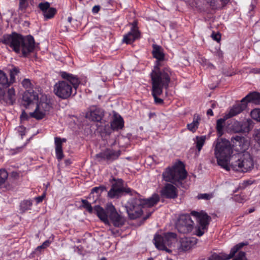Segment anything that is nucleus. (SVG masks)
<instances>
[{
    "label": "nucleus",
    "mask_w": 260,
    "mask_h": 260,
    "mask_svg": "<svg viewBox=\"0 0 260 260\" xmlns=\"http://www.w3.org/2000/svg\"><path fill=\"white\" fill-rule=\"evenodd\" d=\"M125 194L133 197L129 199L126 206V211L131 219L140 217L143 213L142 208L152 207L159 200V196L157 194H154L149 199H143L135 190L129 187L118 186L116 184H113L108 192V197L110 199H118Z\"/></svg>",
    "instance_id": "1"
},
{
    "label": "nucleus",
    "mask_w": 260,
    "mask_h": 260,
    "mask_svg": "<svg viewBox=\"0 0 260 260\" xmlns=\"http://www.w3.org/2000/svg\"><path fill=\"white\" fill-rule=\"evenodd\" d=\"M2 42L9 45L16 53H19L21 50L24 57L32 52L35 48V40L32 36L28 35L23 37L15 32L4 35Z\"/></svg>",
    "instance_id": "2"
},
{
    "label": "nucleus",
    "mask_w": 260,
    "mask_h": 260,
    "mask_svg": "<svg viewBox=\"0 0 260 260\" xmlns=\"http://www.w3.org/2000/svg\"><path fill=\"white\" fill-rule=\"evenodd\" d=\"M60 76L66 80L59 81L55 84L53 90L54 94L62 99H67L72 95H75L80 83L79 78L65 72H61Z\"/></svg>",
    "instance_id": "3"
},
{
    "label": "nucleus",
    "mask_w": 260,
    "mask_h": 260,
    "mask_svg": "<svg viewBox=\"0 0 260 260\" xmlns=\"http://www.w3.org/2000/svg\"><path fill=\"white\" fill-rule=\"evenodd\" d=\"M94 210L98 217L106 224H109L110 221L115 227H121L125 221L123 216L119 214L111 203L107 204L105 209L100 206H95Z\"/></svg>",
    "instance_id": "4"
},
{
    "label": "nucleus",
    "mask_w": 260,
    "mask_h": 260,
    "mask_svg": "<svg viewBox=\"0 0 260 260\" xmlns=\"http://www.w3.org/2000/svg\"><path fill=\"white\" fill-rule=\"evenodd\" d=\"M162 175L165 181L171 182L178 187H182L184 189L188 188L185 181L187 176V172L181 161L172 167L167 168Z\"/></svg>",
    "instance_id": "5"
},
{
    "label": "nucleus",
    "mask_w": 260,
    "mask_h": 260,
    "mask_svg": "<svg viewBox=\"0 0 260 260\" xmlns=\"http://www.w3.org/2000/svg\"><path fill=\"white\" fill-rule=\"evenodd\" d=\"M172 72L169 67H161L160 63L156 64L151 73L152 88L160 92V89L168 88Z\"/></svg>",
    "instance_id": "6"
},
{
    "label": "nucleus",
    "mask_w": 260,
    "mask_h": 260,
    "mask_svg": "<svg viewBox=\"0 0 260 260\" xmlns=\"http://www.w3.org/2000/svg\"><path fill=\"white\" fill-rule=\"evenodd\" d=\"M233 149L230 142L226 139H218L216 142L214 155L217 164L225 170H230L229 165L232 156Z\"/></svg>",
    "instance_id": "7"
},
{
    "label": "nucleus",
    "mask_w": 260,
    "mask_h": 260,
    "mask_svg": "<svg viewBox=\"0 0 260 260\" xmlns=\"http://www.w3.org/2000/svg\"><path fill=\"white\" fill-rule=\"evenodd\" d=\"M229 166L235 171L246 173L253 168L254 162L250 153L244 152L232 155Z\"/></svg>",
    "instance_id": "8"
},
{
    "label": "nucleus",
    "mask_w": 260,
    "mask_h": 260,
    "mask_svg": "<svg viewBox=\"0 0 260 260\" xmlns=\"http://www.w3.org/2000/svg\"><path fill=\"white\" fill-rule=\"evenodd\" d=\"M176 234L168 232L164 233L162 235L155 234L153 240L154 245L158 249L171 253L172 250L167 247H171V245L176 241Z\"/></svg>",
    "instance_id": "9"
},
{
    "label": "nucleus",
    "mask_w": 260,
    "mask_h": 260,
    "mask_svg": "<svg viewBox=\"0 0 260 260\" xmlns=\"http://www.w3.org/2000/svg\"><path fill=\"white\" fill-rule=\"evenodd\" d=\"M52 108L50 100L46 96H43L37 105L34 112L30 113V116L37 120L43 119Z\"/></svg>",
    "instance_id": "10"
},
{
    "label": "nucleus",
    "mask_w": 260,
    "mask_h": 260,
    "mask_svg": "<svg viewBox=\"0 0 260 260\" xmlns=\"http://www.w3.org/2000/svg\"><path fill=\"white\" fill-rule=\"evenodd\" d=\"M194 222L188 214H182L179 216L176 222L175 227L182 234H188L193 229Z\"/></svg>",
    "instance_id": "11"
},
{
    "label": "nucleus",
    "mask_w": 260,
    "mask_h": 260,
    "mask_svg": "<svg viewBox=\"0 0 260 260\" xmlns=\"http://www.w3.org/2000/svg\"><path fill=\"white\" fill-rule=\"evenodd\" d=\"M191 214L196 217L198 223L196 234L198 236L201 237L204 234L205 231L207 230L211 218L203 211L198 212L193 211L191 212Z\"/></svg>",
    "instance_id": "12"
},
{
    "label": "nucleus",
    "mask_w": 260,
    "mask_h": 260,
    "mask_svg": "<svg viewBox=\"0 0 260 260\" xmlns=\"http://www.w3.org/2000/svg\"><path fill=\"white\" fill-rule=\"evenodd\" d=\"M231 142L234 149L238 153H243L249 146L248 141L242 136L233 137Z\"/></svg>",
    "instance_id": "13"
},
{
    "label": "nucleus",
    "mask_w": 260,
    "mask_h": 260,
    "mask_svg": "<svg viewBox=\"0 0 260 260\" xmlns=\"http://www.w3.org/2000/svg\"><path fill=\"white\" fill-rule=\"evenodd\" d=\"M121 151L120 150L115 151L111 149H107L104 151L98 153L95 157L99 161L103 160H106L107 161L111 162L117 159L120 156Z\"/></svg>",
    "instance_id": "14"
},
{
    "label": "nucleus",
    "mask_w": 260,
    "mask_h": 260,
    "mask_svg": "<svg viewBox=\"0 0 260 260\" xmlns=\"http://www.w3.org/2000/svg\"><path fill=\"white\" fill-rule=\"evenodd\" d=\"M246 245L244 243H241L237 244L231 250L229 254L221 253L217 254L214 253L210 257H209L208 260H228L234 257L235 253L241 249L244 245Z\"/></svg>",
    "instance_id": "15"
},
{
    "label": "nucleus",
    "mask_w": 260,
    "mask_h": 260,
    "mask_svg": "<svg viewBox=\"0 0 260 260\" xmlns=\"http://www.w3.org/2000/svg\"><path fill=\"white\" fill-rule=\"evenodd\" d=\"M2 101H4L7 104H14L16 101V94L13 87L9 89L7 91L0 88V103Z\"/></svg>",
    "instance_id": "16"
},
{
    "label": "nucleus",
    "mask_w": 260,
    "mask_h": 260,
    "mask_svg": "<svg viewBox=\"0 0 260 260\" xmlns=\"http://www.w3.org/2000/svg\"><path fill=\"white\" fill-rule=\"evenodd\" d=\"M230 129L235 133L248 132L250 130L248 122L232 120L229 125Z\"/></svg>",
    "instance_id": "17"
},
{
    "label": "nucleus",
    "mask_w": 260,
    "mask_h": 260,
    "mask_svg": "<svg viewBox=\"0 0 260 260\" xmlns=\"http://www.w3.org/2000/svg\"><path fill=\"white\" fill-rule=\"evenodd\" d=\"M160 193L162 197L169 199H174L178 197V190L174 185L167 183L161 189Z\"/></svg>",
    "instance_id": "18"
},
{
    "label": "nucleus",
    "mask_w": 260,
    "mask_h": 260,
    "mask_svg": "<svg viewBox=\"0 0 260 260\" xmlns=\"http://www.w3.org/2000/svg\"><path fill=\"white\" fill-rule=\"evenodd\" d=\"M39 8L42 11L45 20L53 18L56 13V9L50 7L48 2L40 3Z\"/></svg>",
    "instance_id": "19"
},
{
    "label": "nucleus",
    "mask_w": 260,
    "mask_h": 260,
    "mask_svg": "<svg viewBox=\"0 0 260 260\" xmlns=\"http://www.w3.org/2000/svg\"><path fill=\"white\" fill-rule=\"evenodd\" d=\"M104 115V111L95 106L91 107L87 113L86 117L92 121L100 122Z\"/></svg>",
    "instance_id": "20"
},
{
    "label": "nucleus",
    "mask_w": 260,
    "mask_h": 260,
    "mask_svg": "<svg viewBox=\"0 0 260 260\" xmlns=\"http://www.w3.org/2000/svg\"><path fill=\"white\" fill-rule=\"evenodd\" d=\"M38 100V95L37 93L33 90H28L23 95L22 104L27 108L29 105H34L35 101Z\"/></svg>",
    "instance_id": "21"
},
{
    "label": "nucleus",
    "mask_w": 260,
    "mask_h": 260,
    "mask_svg": "<svg viewBox=\"0 0 260 260\" xmlns=\"http://www.w3.org/2000/svg\"><path fill=\"white\" fill-rule=\"evenodd\" d=\"M195 244V241L190 238H183L180 240L178 250L180 251H187L190 249Z\"/></svg>",
    "instance_id": "22"
},
{
    "label": "nucleus",
    "mask_w": 260,
    "mask_h": 260,
    "mask_svg": "<svg viewBox=\"0 0 260 260\" xmlns=\"http://www.w3.org/2000/svg\"><path fill=\"white\" fill-rule=\"evenodd\" d=\"M247 107V105L245 102H242L234 106L231 108L228 113L226 114L225 115L226 118H230L233 116L237 115V114L243 111Z\"/></svg>",
    "instance_id": "23"
},
{
    "label": "nucleus",
    "mask_w": 260,
    "mask_h": 260,
    "mask_svg": "<svg viewBox=\"0 0 260 260\" xmlns=\"http://www.w3.org/2000/svg\"><path fill=\"white\" fill-rule=\"evenodd\" d=\"M242 102L251 103L255 105H260V93L254 91L248 93L242 100Z\"/></svg>",
    "instance_id": "24"
},
{
    "label": "nucleus",
    "mask_w": 260,
    "mask_h": 260,
    "mask_svg": "<svg viewBox=\"0 0 260 260\" xmlns=\"http://www.w3.org/2000/svg\"><path fill=\"white\" fill-rule=\"evenodd\" d=\"M124 126V120L120 115H114L113 119L111 123V128L114 131L122 129Z\"/></svg>",
    "instance_id": "25"
},
{
    "label": "nucleus",
    "mask_w": 260,
    "mask_h": 260,
    "mask_svg": "<svg viewBox=\"0 0 260 260\" xmlns=\"http://www.w3.org/2000/svg\"><path fill=\"white\" fill-rule=\"evenodd\" d=\"M152 48V54L153 57L157 59L156 63L157 64L158 63H160V61L164 59L165 54L162 51V49L159 45L153 44Z\"/></svg>",
    "instance_id": "26"
},
{
    "label": "nucleus",
    "mask_w": 260,
    "mask_h": 260,
    "mask_svg": "<svg viewBox=\"0 0 260 260\" xmlns=\"http://www.w3.org/2000/svg\"><path fill=\"white\" fill-rule=\"evenodd\" d=\"M140 38V32H135L133 30H130L127 34L124 36L123 42L126 44H131L136 40Z\"/></svg>",
    "instance_id": "27"
},
{
    "label": "nucleus",
    "mask_w": 260,
    "mask_h": 260,
    "mask_svg": "<svg viewBox=\"0 0 260 260\" xmlns=\"http://www.w3.org/2000/svg\"><path fill=\"white\" fill-rule=\"evenodd\" d=\"M230 0H206L212 9H220L225 7Z\"/></svg>",
    "instance_id": "28"
},
{
    "label": "nucleus",
    "mask_w": 260,
    "mask_h": 260,
    "mask_svg": "<svg viewBox=\"0 0 260 260\" xmlns=\"http://www.w3.org/2000/svg\"><path fill=\"white\" fill-rule=\"evenodd\" d=\"M54 140L56 155L57 159L59 161L61 160L64 156L62 146H61V138L59 137H55Z\"/></svg>",
    "instance_id": "29"
},
{
    "label": "nucleus",
    "mask_w": 260,
    "mask_h": 260,
    "mask_svg": "<svg viewBox=\"0 0 260 260\" xmlns=\"http://www.w3.org/2000/svg\"><path fill=\"white\" fill-rule=\"evenodd\" d=\"M200 120L201 117L199 115L194 114L192 122L187 124L188 129L192 133H194L199 127Z\"/></svg>",
    "instance_id": "30"
},
{
    "label": "nucleus",
    "mask_w": 260,
    "mask_h": 260,
    "mask_svg": "<svg viewBox=\"0 0 260 260\" xmlns=\"http://www.w3.org/2000/svg\"><path fill=\"white\" fill-rule=\"evenodd\" d=\"M229 119L225 115L223 118L218 119L216 121V129L218 137H221L223 134L225 120Z\"/></svg>",
    "instance_id": "31"
},
{
    "label": "nucleus",
    "mask_w": 260,
    "mask_h": 260,
    "mask_svg": "<svg viewBox=\"0 0 260 260\" xmlns=\"http://www.w3.org/2000/svg\"><path fill=\"white\" fill-rule=\"evenodd\" d=\"M206 139V136H196L194 142L196 144V148L199 152L201 150Z\"/></svg>",
    "instance_id": "32"
},
{
    "label": "nucleus",
    "mask_w": 260,
    "mask_h": 260,
    "mask_svg": "<svg viewBox=\"0 0 260 260\" xmlns=\"http://www.w3.org/2000/svg\"><path fill=\"white\" fill-rule=\"evenodd\" d=\"M0 85L4 88H7L10 86L7 75L2 71H0Z\"/></svg>",
    "instance_id": "33"
},
{
    "label": "nucleus",
    "mask_w": 260,
    "mask_h": 260,
    "mask_svg": "<svg viewBox=\"0 0 260 260\" xmlns=\"http://www.w3.org/2000/svg\"><path fill=\"white\" fill-rule=\"evenodd\" d=\"M32 204V202L30 200H24L20 203V210L22 212H24L30 209Z\"/></svg>",
    "instance_id": "34"
},
{
    "label": "nucleus",
    "mask_w": 260,
    "mask_h": 260,
    "mask_svg": "<svg viewBox=\"0 0 260 260\" xmlns=\"http://www.w3.org/2000/svg\"><path fill=\"white\" fill-rule=\"evenodd\" d=\"M162 92V89H160V92L156 91V89L152 88V94L154 99V102L156 104H162L163 100L157 97L158 95H160Z\"/></svg>",
    "instance_id": "35"
},
{
    "label": "nucleus",
    "mask_w": 260,
    "mask_h": 260,
    "mask_svg": "<svg viewBox=\"0 0 260 260\" xmlns=\"http://www.w3.org/2000/svg\"><path fill=\"white\" fill-rule=\"evenodd\" d=\"M19 73V70L18 68L14 67L12 70H10V85L12 83H13L15 81V76L18 74Z\"/></svg>",
    "instance_id": "36"
},
{
    "label": "nucleus",
    "mask_w": 260,
    "mask_h": 260,
    "mask_svg": "<svg viewBox=\"0 0 260 260\" xmlns=\"http://www.w3.org/2000/svg\"><path fill=\"white\" fill-rule=\"evenodd\" d=\"M8 174L4 169L0 170V186L5 183L8 178Z\"/></svg>",
    "instance_id": "37"
},
{
    "label": "nucleus",
    "mask_w": 260,
    "mask_h": 260,
    "mask_svg": "<svg viewBox=\"0 0 260 260\" xmlns=\"http://www.w3.org/2000/svg\"><path fill=\"white\" fill-rule=\"evenodd\" d=\"M81 202L82 203V207L86 209V210L90 213H92L93 212V208L92 207L91 204L86 200L84 199L81 200Z\"/></svg>",
    "instance_id": "38"
},
{
    "label": "nucleus",
    "mask_w": 260,
    "mask_h": 260,
    "mask_svg": "<svg viewBox=\"0 0 260 260\" xmlns=\"http://www.w3.org/2000/svg\"><path fill=\"white\" fill-rule=\"evenodd\" d=\"M251 117L257 121L260 122V109H255L251 112Z\"/></svg>",
    "instance_id": "39"
},
{
    "label": "nucleus",
    "mask_w": 260,
    "mask_h": 260,
    "mask_svg": "<svg viewBox=\"0 0 260 260\" xmlns=\"http://www.w3.org/2000/svg\"><path fill=\"white\" fill-rule=\"evenodd\" d=\"M28 7V0H19V9L22 11Z\"/></svg>",
    "instance_id": "40"
},
{
    "label": "nucleus",
    "mask_w": 260,
    "mask_h": 260,
    "mask_svg": "<svg viewBox=\"0 0 260 260\" xmlns=\"http://www.w3.org/2000/svg\"><path fill=\"white\" fill-rule=\"evenodd\" d=\"M22 85L26 89H30L32 87L31 81L28 79H24L22 82Z\"/></svg>",
    "instance_id": "41"
},
{
    "label": "nucleus",
    "mask_w": 260,
    "mask_h": 260,
    "mask_svg": "<svg viewBox=\"0 0 260 260\" xmlns=\"http://www.w3.org/2000/svg\"><path fill=\"white\" fill-rule=\"evenodd\" d=\"M50 243V242L49 240H46L45 242L43 243V244L39 246L36 248V251H41L42 249H45L46 247H48L49 246Z\"/></svg>",
    "instance_id": "42"
},
{
    "label": "nucleus",
    "mask_w": 260,
    "mask_h": 260,
    "mask_svg": "<svg viewBox=\"0 0 260 260\" xmlns=\"http://www.w3.org/2000/svg\"><path fill=\"white\" fill-rule=\"evenodd\" d=\"M212 198V194H209V193H201V194H199L198 196V199H204V200H210Z\"/></svg>",
    "instance_id": "43"
},
{
    "label": "nucleus",
    "mask_w": 260,
    "mask_h": 260,
    "mask_svg": "<svg viewBox=\"0 0 260 260\" xmlns=\"http://www.w3.org/2000/svg\"><path fill=\"white\" fill-rule=\"evenodd\" d=\"M233 260H246L245 253L243 251H239L238 255Z\"/></svg>",
    "instance_id": "44"
},
{
    "label": "nucleus",
    "mask_w": 260,
    "mask_h": 260,
    "mask_svg": "<svg viewBox=\"0 0 260 260\" xmlns=\"http://www.w3.org/2000/svg\"><path fill=\"white\" fill-rule=\"evenodd\" d=\"M17 131L22 138V137L25 134V128L23 126H19L17 128Z\"/></svg>",
    "instance_id": "45"
},
{
    "label": "nucleus",
    "mask_w": 260,
    "mask_h": 260,
    "mask_svg": "<svg viewBox=\"0 0 260 260\" xmlns=\"http://www.w3.org/2000/svg\"><path fill=\"white\" fill-rule=\"evenodd\" d=\"M234 199L236 202L239 203H242L246 201V197H245L244 195L242 197H241V195H236L234 197Z\"/></svg>",
    "instance_id": "46"
},
{
    "label": "nucleus",
    "mask_w": 260,
    "mask_h": 260,
    "mask_svg": "<svg viewBox=\"0 0 260 260\" xmlns=\"http://www.w3.org/2000/svg\"><path fill=\"white\" fill-rule=\"evenodd\" d=\"M129 24L132 25L131 30H133L135 32L140 31L137 26L138 22L137 21H134L133 22L129 23Z\"/></svg>",
    "instance_id": "47"
},
{
    "label": "nucleus",
    "mask_w": 260,
    "mask_h": 260,
    "mask_svg": "<svg viewBox=\"0 0 260 260\" xmlns=\"http://www.w3.org/2000/svg\"><path fill=\"white\" fill-rule=\"evenodd\" d=\"M254 139L260 146V129H257L255 132Z\"/></svg>",
    "instance_id": "48"
},
{
    "label": "nucleus",
    "mask_w": 260,
    "mask_h": 260,
    "mask_svg": "<svg viewBox=\"0 0 260 260\" xmlns=\"http://www.w3.org/2000/svg\"><path fill=\"white\" fill-rule=\"evenodd\" d=\"M211 37L214 40L217 41V42H219L221 39V35L218 32H213L212 34L211 35Z\"/></svg>",
    "instance_id": "49"
},
{
    "label": "nucleus",
    "mask_w": 260,
    "mask_h": 260,
    "mask_svg": "<svg viewBox=\"0 0 260 260\" xmlns=\"http://www.w3.org/2000/svg\"><path fill=\"white\" fill-rule=\"evenodd\" d=\"M94 193H96L98 194V196L100 195L101 193L100 192V191H99V190L98 189V188L97 187H93L92 189H91V192L89 196V197H88V199H90L91 198V196L92 194H93Z\"/></svg>",
    "instance_id": "50"
},
{
    "label": "nucleus",
    "mask_w": 260,
    "mask_h": 260,
    "mask_svg": "<svg viewBox=\"0 0 260 260\" xmlns=\"http://www.w3.org/2000/svg\"><path fill=\"white\" fill-rule=\"evenodd\" d=\"M253 182L251 180H247L244 181L242 183L241 185H240V187L242 188H245L247 186L252 184Z\"/></svg>",
    "instance_id": "51"
},
{
    "label": "nucleus",
    "mask_w": 260,
    "mask_h": 260,
    "mask_svg": "<svg viewBox=\"0 0 260 260\" xmlns=\"http://www.w3.org/2000/svg\"><path fill=\"white\" fill-rule=\"evenodd\" d=\"M45 196V193H44L43 194H42L41 196H39L38 197H36L35 198V200H36L37 203H39L42 202L43 201Z\"/></svg>",
    "instance_id": "52"
},
{
    "label": "nucleus",
    "mask_w": 260,
    "mask_h": 260,
    "mask_svg": "<svg viewBox=\"0 0 260 260\" xmlns=\"http://www.w3.org/2000/svg\"><path fill=\"white\" fill-rule=\"evenodd\" d=\"M100 10V7L99 6H94L92 8V12L94 13H97Z\"/></svg>",
    "instance_id": "53"
},
{
    "label": "nucleus",
    "mask_w": 260,
    "mask_h": 260,
    "mask_svg": "<svg viewBox=\"0 0 260 260\" xmlns=\"http://www.w3.org/2000/svg\"><path fill=\"white\" fill-rule=\"evenodd\" d=\"M97 187L98 188V189L99 190L101 193H102L105 190H106V187L104 185H100L99 186H97Z\"/></svg>",
    "instance_id": "54"
},
{
    "label": "nucleus",
    "mask_w": 260,
    "mask_h": 260,
    "mask_svg": "<svg viewBox=\"0 0 260 260\" xmlns=\"http://www.w3.org/2000/svg\"><path fill=\"white\" fill-rule=\"evenodd\" d=\"M250 72L254 74H260V69L254 68V69H252Z\"/></svg>",
    "instance_id": "55"
},
{
    "label": "nucleus",
    "mask_w": 260,
    "mask_h": 260,
    "mask_svg": "<svg viewBox=\"0 0 260 260\" xmlns=\"http://www.w3.org/2000/svg\"><path fill=\"white\" fill-rule=\"evenodd\" d=\"M207 114L208 115L213 116V112L212 109H209L207 110Z\"/></svg>",
    "instance_id": "56"
},
{
    "label": "nucleus",
    "mask_w": 260,
    "mask_h": 260,
    "mask_svg": "<svg viewBox=\"0 0 260 260\" xmlns=\"http://www.w3.org/2000/svg\"><path fill=\"white\" fill-rule=\"evenodd\" d=\"M21 118L23 119H27V115L26 113H25L24 112H23L21 115Z\"/></svg>",
    "instance_id": "57"
},
{
    "label": "nucleus",
    "mask_w": 260,
    "mask_h": 260,
    "mask_svg": "<svg viewBox=\"0 0 260 260\" xmlns=\"http://www.w3.org/2000/svg\"><path fill=\"white\" fill-rule=\"evenodd\" d=\"M211 108H212L213 109V108H214L215 107H216L217 103H216V102H215V101H211Z\"/></svg>",
    "instance_id": "58"
},
{
    "label": "nucleus",
    "mask_w": 260,
    "mask_h": 260,
    "mask_svg": "<svg viewBox=\"0 0 260 260\" xmlns=\"http://www.w3.org/2000/svg\"><path fill=\"white\" fill-rule=\"evenodd\" d=\"M217 55L220 57V58H222L223 57V53L221 51H218L217 52Z\"/></svg>",
    "instance_id": "59"
},
{
    "label": "nucleus",
    "mask_w": 260,
    "mask_h": 260,
    "mask_svg": "<svg viewBox=\"0 0 260 260\" xmlns=\"http://www.w3.org/2000/svg\"><path fill=\"white\" fill-rule=\"evenodd\" d=\"M151 214V212H150L148 215H147L146 216H145L144 217V220H146L147 218H148L150 216Z\"/></svg>",
    "instance_id": "60"
},
{
    "label": "nucleus",
    "mask_w": 260,
    "mask_h": 260,
    "mask_svg": "<svg viewBox=\"0 0 260 260\" xmlns=\"http://www.w3.org/2000/svg\"><path fill=\"white\" fill-rule=\"evenodd\" d=\"M65 163L67 165H70L71 164V161L69 159H67L65 160Z\"/></svg>",
    "instance_id": "61"
},
{
    "label": "nucleus",
    "mask_w": 260,
    "mask_h": 260,
    "mask_svg": "<svg viewBox=\"0 0 260 260\" xmlns=\"http://www.w3.org/2000/svg\"><path fill=\"white\" fill-rule=\"evenodd\" d=\"M72 17L71 16L69 17L68 18V21L70 23H71V22H72Z\"/></svg>",
    "instance_id": "62"
},
{
    "label": "nucleus",
    "mask_w": 260,
    "mask_h": 260,
    "mask_svg": "<svg viewBox=\"0 0 260 260\" xmlns=\"http://www.w3.org/2000/svg\"><path fill=\"white\" fill-rule=\"evenodd\" d=\"M254 211V208H251V209H249V210H248V213H251L253 212Z\"/></svg>",
    "instance_id": "63"
},
{
    "label": "nucleus",
    "mask_w": 260,
    "mask_h": 260,
    "mask_svg": "<svg viewBox=\"0 0 260 260\" xmlns=\"http://www.w3.org/2000/svg\"><path fill=\"white\" fill-rule=\"evenodd\" d=\"M66 139L65 138L61 139V146H62V142H66Z\"/></svg>",
    "instance_id": "64"
}]
</instances>
